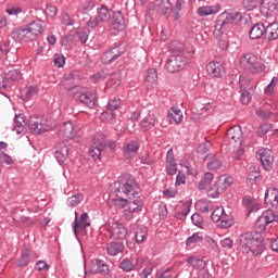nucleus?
<instances>
[{
    "label": "nucleus",
    "mask_w": 278,
    "mask_h": 278,
    "mask_svg": "<svg viewBox=\"0 0 278 278\" xmlns=\"http://www.w3.org/2000/svg\"><path fill=\"white\" fill-rule=\"evenodd\" d=\"M62 86L67 92H72L73 98L87 108H94L97 105V91H87L77 86H70L68 81H63Z\"/></svg>",
    "instance_id": "f03ea898"
},
{
    "label": "nucleus",
    "mask_w": 278,
    "mask_h": 278,
    "mask_svg": "<svg viewBox=\"0 0 278 278\" xmlns=\"http://www.w3.org/2000/svg\"><path fill=\"white\" fill-rule=\"evenodd\" d=\"M90 271L92 275H108L110 267L101 260H96L91 263Z\"/></svg>",
    "instance_id": "a211bd4d"
},
{
    "label": "nucleus",
    "mask_w": 278,
    "mask_h": 278,
    "mask_svg": "<svg viewBox=\"0 0 278 278\" xmlns=\"http://www.w3.org/2000/svg\"><path fill=\"white\" fill-rule=\"evenodd\" d=\"M88 36H90V28L85 27L75 31L74 38L78 40L80 45H86L88 42Z\"/></svg>",
    "instance_id": "72a5a7b5"
},
{
    "label": "nucleus",
    "mask_w": 278,
    "mask_h": 278,
    "mask_svg": "<svg viewBox=\"0 0 278 278\" xmlns=\"http://www.w3.org/2000/svg\"><path fill=\"white\" fill-rule=\"evenodd\" d=\"M53 62H54V66H56L58 68H63L64 64H66V59L62 54H56L54 56Z\"/></svg>",
    "instance_id": "e2e57ef3"
},
{
    "label": "nucleus",
    "mask_w": 278,
    "mask_h": 278,
    "mask_svg": "<svg viewBox=\"0 0 278 278\" xmlns=\"http://www.w3.org/2000/svg\"><path fill=\"white\" fill-rule=\"evenodd\" d=\"M206 72L210 77H217L220 79L223 78V75H225V67H223L220 62L212 61L206 65Z\"/></svg>",
    "instance_id": "f3484780"
},
{
    "label": "nucleus",
    "mask_w": 278,
    "mask_h": 278,
    "mask_svg": "<svg viewBox=\"0 0 278 278\" xmlns=\"http://www.w3.org/2000/svg\"><path fill=\"white\" fill-rule=\"evenodd\" d=\"M28 127L35 136H38V134H45V131H51V126L47 124V119L40 116L30 117Z\"/></svg>",
    "instance_id": "1a4fd4ad"
},
{
    "label": "nucleus",
    "mask_w": 278,
    "mask_h": 278,
    "mask_svg": "<svg viewBox=\"0 0 278 278\" xmlns=\"http://www.w3.org/2000/svg\"><path fill=\"white\" fill-rule=\"evenodd\" d=\"M261 12L263 16H275L278 12V0H263Z\"/></svg>",
    "instance_id": "4468645a"
},
{
    "label": "nucleus",
    "mask_w": 278,
    "mask_h": 278,
    "mask_svg": "<svg viewBox=\"0 0 278 278\" xmlns=\"http://www.w3.org/2000/svg\"><path fill=\"white\" fill-rule=\"evenodd\" d=\"M81 201H84V194H81V193H76V194H74V195H72V197H70V198H67V205L70 206V207H77V205L79 204V203H81Z\"/></svg>",
    "instance_id": "09e8293b"
},
{
    "label": "nucleus",
    "mask_w": 278,
    "mask_h": 278,
    "mask_svg": "<svg viewBox=\"0 0 278 278\" xmlns=\"http://www.w3.org/2000/svg\"><path fill=\"white\" fill-rule=\"evenodd\" d=\"M100 118L103 123H111V121H114V118H116V114L114 113V111H105L101 114Z\"/></svg>",
    "instance_id": "13d9d810"
},
{
    "label": "nucleus",
    "mask_w": 278,
    "mask_h": 278,
    "mask_svg": "<svg viewBox=\"0 0 278 278\" xmlns=\"http://www.w3.org/2000/svg\"><path fill=\"white\" fill-rule=\"evenodd\" d=\"M248 181H262V174H260V167L254 166L252 172L248 174Z\"/></svg>",
    "instance_id": "603ef678"
},
{
    "label": "nucleus",
    "mask_w": 278,
    "mask_h": 278,
    "mask_svg": "<svg viewBox=\"0 0 278 278\" xmlns=\"http://www.w3.org/2000/svg\"><path fill=\"white\" fill-rule=\"evenodd\" d=\"M186 64H188V59H186V56L181 54L172 55L167 59L165 68L167 73H179V71L186 68Z\"/></svg>",
    "instance_id": "0eeeda50"
},
{
    "label": "nucleus",
    "mask_w": 278,
    "mask_h": 278,
    "mask_svg": "<svg viewBox=\"0 0 278 278\" xmlns=\"http://www.w3.org/2000/svg\"><path fill=\"white\" fill-rule=\"evenodd\" d=\"M114 14H116V12L102 7L98 10V18L100 20L101 23H108V21H110V18H112V16H114Z\"/></svg>",
    "instance_id": "2f4dec72"
},
{
    "label": "nucleus",
    "mask_w": 278,
    "mask_h": 278,
    "mask_svg": "<svg viewBox=\"0 0 278 278\" xmlns=\"http://www.w3.org/2000/svg\"><path fill=\"white\" fill-rule=\"evenodd\" d=\"M190 207H192V202H186L182 204V211L175 214L177 220H186V216L190 214Z\"/></svg>",
    "instance_id": "37998d69"
},
{
    "label": "nucleus",
    "mask_w": 278,
    "mask_h": 278,
    "mask_svg": "<svg viewBox=\"0 0 278 278\" xmlns=\"http://www.w3.org/2000/svg\"><path fill=\"white\" fill-rule=\"evenodd\" d=\"M118 108H121V99L113 98L109 100L108 110L110 112H114L118 110Z\"/></svg>",
    "instance_id": "bf43d9fd"
},
{
    "label": "nucleus",
    "mask_w": 278,
    "mask_h": 278,
    "mask_svg": "<svg viewBox=\"0 0 278 278\" xmlns=\"http://www.w3.org/2000/svg\"><path fill=\"white\" fill-rule=\"evenodd\" d=\"M264 34L266 35V27L262 23L254 24L249 30V37L251 40H260Z\"/></svg>",
    "instance_id": "412c9836"
},
{
    "label": "nucleus",
    "mask_w": 278,
    "mask_h": 278,
    "mask_svg": "<svg viewBox=\"0 0 278 278\" xmlns=\"http://www.w3.org/2000/svg\"><path fill=\"white\" fill-rule=\"evenodd\" d=\"M134 181L130 175H124L117 182L113 184V188H115V192H122L128 197V194L134 192Z\"/></svg>",
    "instance_id": "6e6552de"
},
{
    "label": "nucleus",
    "mask_w": 278,
    "mask_h": 278,
    "mask_svg": "<svg viewBox=\"0 0 278 278\" xmlns=\"http://www.w3.org/2000/svg\"><path fill=\"white\" fill-rule=\"evenodd\" d=\"M222 191L220 189H218L217 185L214 184L208 190H207V197L210 199H218V197H220Z\"/></svg>",
    "instance_id": "4d7b16f0"
},
{
    "label": "nucleus",
    "mask_w": 278,
    "mask_h": 278,
    "mask_svg": "<svg viewBox=\"0 0 278 278\" xmlns=\"http://www.w3.org/2000/svg\"><path fill=\"white\" fill-rule=\"evenodd\" d=\"M36 94H38V86H28L21 91V99L22 101H29Z\"/></svg>",
    "instance_id": "7c9ffc66"
},
{
    "label": "nucleus",
    "mask_w": 278,
    "mask_h": 278,
    "mask_svg": "<svg viewBox=\"0 0 278 278\" xmlns=\"http://www.w3.org/2000/svg\"><path fill=\"white\" fill-rule=\"evenodd\" d=\"M203 161L207 162L206 166H207L208 170H218L219 168L223 167V161H220V159H218L212 154L205 155L203 157Z\"/></svg>",
    "instance_id": "b1692460"
},
{
    "label": "nucleus",
    "mask_w": 278,
    "mask_h": 278,
    "mask_svg": "<svg viewBox=\"0 0 278 278\" xmlns=\"http://www.w3.org/2000/svg\"><path fill=\"white\" fill-rule=\"evenodd\" d=\"M125 251V244L123 242H110L106 244V252L109 255L116 256L118 253H123Z\"/></svg>",
    "instance_id": "cd10ccee"
},
{
    "label": "nucleus",
    "mask_w": 278,
    "mask_h": 278,
    "mask_svg": "<svg viewBox=\"0 0 278 278\" xmlns=\"http://www.w3.org/2000/svg\"><path fill=\"white\" fill-rule=\"evenodd\" d=\"M231 184H233V177L229 175H222L215 182L218 190L222 191V194L225 192V190H227V188H230Z\"/></svg>",
    "instance_id": "a878e982"
},
{
    "label": "nucleus",
    "mask_w": 278,
    "mask_h": 278,
    "mask_svg": "<svg viewBox=\"0 0 278 278\" xmlns=\"http://www.w3.org/2000/svg\"><path fill=\"white\" fill-rule=\"evenodd\" d=\"M68 146L65 142H60L55 146L54 157L59 164H64L68 160Z\"/></svg>",
    "instance_id": "dca6fc26"
},
{
    "label": "nucleus",
    "mask_w": 278,
    "mask_h": 278,
    "mask_svg": "<svg viewBox=\"0 0 278 278\" xmlns=\"http://www.w3.org/2000/svg\"><path fill=\"white\" fill-rule=\"evenodd\" d=\"M14 121H15V127L13 128V131L16 130V134H22L23 127H25V115L24 114L15 115Z\"/></svg>",
    "instance_id": "a18cd8bd"
},
{
    "label": "nucleus",
    "mask_w": 278,
    "mask_h": 278,
    "mask_svg": "<svg viewBox=\"0 0 278 278\" xmlns=\"http://www.w3.org/2000/svg\"><path fill=\"white\" fill-rule=\"evenodd\" d=\"M167 116L169 118L170 123H175L176 125H179L184 121V114H181V110L177 106H173L168 113Z\"/></svg>",
    "instance_id": "c756f323"
},
{
    "label": "nucleus",
    "mask_w": 278,
    "mask_h": 278,
    "mask_svg": "<svg viewBox=\"0 0 278 278\" xmlns=\"http://www.w3.org/2000/svg\"><path fill=\"white\" fill-rule=\"evenodd\" d=\"M240 66L243 71H248L252 75H257L264 71L265 66L260 62V59L253 53H245L240 59Z\"/></svg>",
    "instance_id": "20e7f679"
},
{
    "label": "nucleus",
    "mask_w": 278,
    "mask_h": 278,
    "mask_svg": "<svg viewBox=\"0 0 278 278\" xmlns=\"http://www.w3.org/2000/svg\"><path fill=\"white\" fill-rule=\"evenodd\" d=\"M238 244L243 253H253V255H262L264 251V238L253 235V232H244L239 236Z\"/></svg>",
    "instance_id": "f257e3e1"
},
{
    "label": "nucleus",
    "mask_w": 278,
    "mask_h": 278,
    "mask_svg": "<svg viewBox=\"0 0 278 278\" xmlns=\"http://www.w3.org/2000/svg\"><path fill=\"white\" fill-rule=\"evenodd\" d=\"M127 53V45L121 42L119 45L108 49L101 55V62L103 64H112L115 60H118L121 55H125Z\"/></svg>",
    "instance_id": "39448f33"
},
{
    "label": "nucleus",
    "mask_w": 278,
    "mask_h": 278,
    "mask_svg": "<svg viewBox=\"0 0 278 278\" xmlns=\"http://www.w3.org/2000/svg\"><path fill=\"white\" fill-rule=\"evenodd\" d=\"M90 227V217L88 213H83L79 217V213L75 212L74 220V233L77 235V231H84Z\"/></svg>",
    "instance_id": "ddd939ff"
},
{
    "label": "nucleus",
    "mask_w": 278,
    "mask_h": 278,
    "mask_svg": "<svg viewBox=\"0 0 278 278\" xmlns=\"http://www.w3.org/2000/svg\"><path fill=\"white\" fill-rule=\"evenodd\" d=\"M188 264H190V266H193V268H205V263L203 262V260L197 258L194 256H190L188 258Z\"/></svg>",
    "instance_id": "864d4df0"
},
{
    "label": "nucleus",
    "mask_w": 278,
    "mask_h": 278,
    "mask_svg": "<svg viewBox=\"0 0 278 278\" xmlns=\"http://www.w3.org/2000/svg\"><path fill=\"white\" fill-rule=\"evenodd\" d=\"M197 242H203V237H201L199 232L193 233L187 239V247H190V244H197Z\"/></svg>",
    "instance_id": "680f3d73"
},
{
    "label": "nucleus",
    "mask_w": 278,
    "mask_h": 278,
    "mask_svg": "<svg viewBox=\"0 0 278 278\" xmlns=\"http://www.w3.org/2000/svg\"><path fill=\"white\" fill-rule=\"evenodd\" d=\"M138 149H140V143L138 141H129L125 144L123 154L126 160H131L138 153Z\"/></svg>",
    "instance_id": "4be33fe9"
},
{
    "label": "nucleus",
    "mask_w": 278,
    "mask_h": 278,
    "mask_svg": "<svg viewBox=\"0 0 278 278\" xmlns=\"http://www.w3.org/2000/svg\"><path fill=\"white\" fill-rule=\"evenodd\" d=\"M217 42H218V47L219 49H222V51H227V49H229V41H227V34H225L224 30H220V35H214Z\"/></svg>",
    "instance_id": "58836bf2"
},
{
    "label": "nucleus",
    "mask_w": 278,
    "mask_h": 278,
    "mask_svg": "<svg viewBox=\"0 0 278 278\" xmlns=\"http://www.w3.org/2000/svg\"><path fill=\"white\" fill-rule=\"evenodd\" d=\"M119 268L124 273H131V270H136V265L129 258H124L119 263Z\"/></svg>",
    "instance_id": "de8ad7c7"
},
{
    "label": "nucleus",
    "mask_w": 278,
    "mask_h": 278,
    "mask_svg": "<svg viewBox=\"0 0 278 278\" xmlns=\"http://www.w3.org/2000/svg\"><path fill=\"white\" fill-rule=\"evenodd\" d=\"M271 128H273V124H268V123L262 124L257 131L260 138H264L267 131H270Z\"/></svg>",
    "instance_id": "052dcab7"
},
{
    "label": "nucleus",
    "mask_w": 278,
    "mask_h": 278,
    "mask_svg": "<svg viewBox=\"0 0 278 278\" xmlns=\"http://www.w3.org/2000/svg\"><path fill=\"white\" fill-rule=\"evenodd\" d=\"M16 49L10 47V41H4L0 45V52L3 53V55H7V58H12L14 55V52Z\"/></svg>",
    "instance_id": "8fccbe9b"
},
{
    "label": "nucleus",
    "mask_w": 278,
    "mask_h": 278,
    "mask_svg": "<svg viewBox=\"0 0 278 278\" xmlns=\"http://www.w3.org/2000/svg\"><path fill=\"white\" fill-rule=\"evenodd\" d=\"M7 79H10L11 81H20V79H23V74H21V71L18 70H11L7 74Z\"/></svg>",
    "instance_id": "5fc2aeb1"
},
{
    "label": "nucleus",
    "mask_w": 278,
    "mask_h": 278,
    "mask_svg": "<svg viewBox=\"0 0 278 278\" xmlns=\"http://www.w3.org/2000/svg\"><path fill=\"white\" fill-rule=\"evenodd\" d=\"M111 28L114 31H125V17L121 11L114 13V20L112 22Z\"/></svg>",
    "instance_id": "5701e85b"
},
{
    "label": "nucleus",
    "mask_w": 278,
    "mask_h": 278,
    "mask_svg": "<svg viewBox=\"0 0 278 278\" xmlns=\"http://www.w3.org/2000/svg\"><path fill=\"white\" fill-rule=\"evenodd\" d=\"M224 214L225 208L223 206H217L211 215V220H213V223H220V219L223 218Z\"/></svg>",
    "instance_id": "3c124183"
},
{
    "label": "nucleus",
    "mask_w": 278,
    "mask_h": 278,
    "mask_svg": "<svg viewBox=\"0 0 278 278\" xmlns=\"http://www.w3.org/2000/svg\"><path fill=\"white\" fill-rule=\"evenodd\" d=\"M11 38H13L15 42H34V40H36L28 27L13 30Z\"/></svg>",
    "instance_id": "f8f14e48"
},
{
    "label": "nucleus",
    "mask_w": 278,
    "mask_h": 278,
    "mask_svg": "<svg viewBox=\"0 0 278 278\" xmlns=\"http://www.w3.org/2000/svg\"><path fill=\"white\" fill-rule=\"evenodd\" d=\"M278 84V77H273L271 81L267 85L265 89V94H273L275 91V86Z\"/></svg>",
    "instance_id": "69168bd1"
},
{
    "label": "nucleus",
    "mask_w": 278,
    "mask_h": 278,
    "mask_svg": "<svg viewBox=\"0 0 278 278\" xmlns=\"http://www.w3.org/2000/svg\"><path fill=\"white\" fill-rule=\"evenodd\" d=\"M244 17L240 12L236 11H225L217 16L215 22L214 36H220V31H224L229 27V25H240V23L244 22Z\"/></svg>",
    "instance_id": "7ed1b4c3"
},
{
    "label": "nucleus",
    "mask_w": 278,
    "mask_h": 278,
    "mask_svg": "<svg viewBox=\"0 0 278 278\" xmlns=\"http://www.w3.org/2000/svg\"><path fill=\"white\" fill-rule=\"evenodd\" d=\"M191 220L195 225V227H201L203 225V217L199 213L193 214L191 216Z\"/></svg>",
    "instance_id": "774afa93"
},
{
    "label": "nucleus",
    "mask_w": 278,
    "mask_h": 278,
    "mask_svg": "<svg viewBox=\"0 0 278 278\" xmlns=\"http://www.w3.org/2000/svg\"><path fill=\"white\" fill-rule=\"evenodd\" d=\"M255 114L262 121H270L273 118H277V113L269 112V111L265 110L264 108H258L255 111Z\"/></svg>",
    "instance_id": "c9c22d12"
},
{
    "label": "nucleus",
    "mask_w": 278,
    "mask_h": 278,
    "mask_svg": "<svg viewBox=\"0 0 278 278\" xmlns=\"http://www.w3.org/2000/svg\"><path fill=\"white\" fill-rule=\"evenodd\" d=\"M265 205L266 207H278V189L275 187H269L265 192Z\"/></svg>",
    "instance_id": "2eb2a0df"
},
{
    "label": "nucleus",
    "mask_w": 278,
    "mask_h": 278,
    "mask_svg": "<svg viewBox=\"0 0 278 278\" xmlns=\"http://www.w3.org/2000/svg\"><path fill=\"white\" fill-rule=\"evenodd\" d=\"M260 5V0H243V8L251 12Z\"/></svg>",
    "instance_id": "6e6d98bb"
},
{
    "label": "nucleus",
    "mask_w": 278,
    "mask_h": 278,
    "mask_svg": "<svg viewBox=\"0 0 278 278\" xmlns=\"http://www.w3.org/2000/svg\"><path fill=\"white\" fill-rule=\"evenodd\" d=\"M148 233H149V231L147 230V227L138 228L135 233V240H136L137 244H142V242L144 240H147Z\"/></svg>",
    "instance_id": "49530a36"
},
{
    "label": "nucleus",
    "mask_w": 278,
    "mask_h": 278,
    "mask_svg": "<svg viewBox=\"0 0 278 278\" xmlns=\"http://www.w3.org/2000/svg\"><path fill=\"white\" fill-rule=\"evenodd\" d=\"M199 16H210V14H214V9L212 7H201L198 9Z\"/></svg>",
    "instance_id": "0e129e2a"
},
{
    "label": "nucleus",
    "mask_w": 278,
    "mask_h": 278,
    "mask_svg": "<svg viewBox=\"0 0 278 278\" xmlns=\"http://www.w3.org/2000/svg\"><path fill=\"white\" fill-rule=\"evenodd\" d=\"M34 262V257L29 255V250H23L21 256L16 261L17 268H25Z\"/></svg>",
    "instance_id": "c85d7f7f"
},
{
    "label": "nucleus",
    "mask_w": 278,
    "mask_h": 278,
    "mask_svg": "<svg viewBox=\"0 0 278 278\" xmlns=\"http://www.w3.org/2000/svg\"><path fill=\"white\" fill-rule=\"evenodd\" d=\"M214 181V174L212 173H206L200 180L198 188L199 190H207L210 188V185Z\"/></svg>",
    "instance_id": "4c0bfd02"
},
{
    "label": "nucleus",
    "mask_w": 278,
    "mask_h": 278,
    "mask_svg": "<svg viewBox=\"0 0 278 278\" xmlns=\"http://www.w3.org/2000/svg\"><path fill=\"white\" fill-rule=\"evenodd\" d=\"M155 115H149L141 121L140 127L143 131H149V129H153V127H155Z\"/></svg>",
    "instance_id": "e433bc0d"
},
{
    "label": "nucleus",
    "mask_w": 278,
    "mask_h": 278,
    "mask_svg": "<svg viewBox=\"0 0 278 278\" xmlns=\"http://www.w3.org/2000/svg\"><path fill=\"white\" fill-rule=\"evenodd\" d=\"M144 84L147 88H154L157 86V70L149 68L148 74L144 78Z\"/></svg>",
    "instance_id": "bb28decb"
},
{
    "label": "nucleus",
    "mask_w": 278,
    "mask_h": 278,
    "mask_svg": "<svg viewBox=\"0 0 278 278\" xmlns=\"http://www.w3.org/2000/svg\"><path fill=\"white\" fill-rule=\"evenodd\" d=\"M106 229L110 233V238H112L113 240H125V238H127V235L129 233L127 231V228L122 223L114 219L108 223Z\"/></svg>",
    "instance_id": "423d86ee"
},
{
    "label": "nucleus",
    "mask_w": 278,
    "mask_h": 278,
    "mask_svg": "<svg viewBox=\"0 0 278 278\" xmlns=\"http://www.w3.org/2000/svg\"><path fill=\"white\" fill-rule=\"evenodd\" d=\"M197 151L200 155H205L210 151V142L200 143Z\"/></svg>",
    "instance_id": "338daca9"
},
{
    "label": "nucleus",
    "mask_w": 278,
    "mask_h": 278,
    "mask_svg": "<svg viewBox=\"0 0 278 278\" xmlns=\"http://www.w3.org/2000/svg\"><path fill=\"white\" fill-rule=\"evenodd\" d=\"M222 229H229V227H233L236 220L233 216L225 213L224 216L219 219Z\"/></svg>",
    "instance_id": "79ce46f5"
},
{
    "label": "nucleus",
    "mask_w": 278,
    "mask_h": 278,
    "mask_svg": "<svg viewBox=\"0 0 278 278\" xmlns=\"http://www.w3.org/2000/svg\"><path fill=\"white\" fill-rule=\"evenodd\" d=\"M79 137H81V131L77 130L71 122H64L59 127V138H62L63 140H74V138Z\"/></svg>",
    "instance_id": "9d476101"
},
{
    "label": "nucleus",
    "mask_w": 278,
    "mask_h": 278,
    "mask_svg": "<svg viewBox=\"0 0 278 278\" xmlns=\"http://www.w3.org/2000/svg\"><path fill=\"white\" fill-rule=\"evenodd\" d=\"M266 227H268V224H266L265 219L261 215L254 224V231L256 236H260V233H264V231H266Z\"/></svg>",
    "instance_id": "c03bdc74"
},
{
    "label": "nucleus",
    "mask_w": 278,
    "mask_h": 278,
    "mask_svg": "<svg viewBox=\"0 0 278 278\" xmlns=\"http://www.w3.org/2000/svg\"><path fill=\"white\" fill-rule=\"evenodd\" d=\"M256 155L261 160L264 170H273V164H275V155L273 154V150L263 148L257 151Z\"/></svg>",
    "instance_id": "9b49d317"
},
{
    "label": "nucleus",
    "mask_w": 278,
    "mask_h": 278,
    "mask_svg": "<svg viewBox=\"0 0 278 278\" xmlns=\"http://www.w3.org/2000/svg\"><path fill=\"white\" fill-rule=\"evenodd\" d=\"M265 38L268 40H278V23H271L266 26Z\"/></svg>",
    "instance_id": "473e14b6"
},
{
    "label": "nucleus",
    "mask_w": 278,
    "mask_h": 278,
    "mask_svg": "<svg viewBox=\"0 0 278 278\" xmlns=\"http://www.w3.org/2000/svg\"><path fill=\"white\" fill-rule=\"evenodd\" d=\"M28 29L31 33V35L37 39L42 31H45V28H42V24L40 22H33L28 25Z\"/></svg>",
    "instance_id": "ea45409f"
},
{
    "label": "nucleus",
    "mask_w": 278,
    "mask_h": 278,
    "mask_svg": "<svg viewBox=\"0 0 278 278\" xmlns=\"http://www.w3.org/2000/svg\"><path fill=\"white\" fill-rule=\"evenodd\" d=\"M128 210L129 212H132L135 214H138V212H142V200H140V198L129 200Z\"/></svg>",
    "instance_id": "a19ab883"
},
{
    "label": "nucleus",
    "mask_w": 278,
    "mask_h": 278,
    "mask_svg": "<svg viewBox=\"0 0 278 278\" xmlns=\"http://www.w3.org/2000/svg\"><path fill=\"white\" fill-rule=\"evenodd\" d=\"M170 8V0H154V10L162 16H166Z\"/></svg>",
    "instance_id": "393cba45"
},
{
    "label": "nucleus",
    "mask_w": 278,
    "mask_h": 278,
    "mask_svg": "<svg viewBox=\"0 0 278 278\" xmlns=\"http://www.w3.org/2000/svg\"><path fill=\"white\" fill-rule=\"evenodd\" d=\"M227 138L231 140L235 144L240 147L242 144V128L240 126H233L231 127L227 132Z\"/></svg>",
    "instance_id": "aec40b11"
},
{
    "label": "nucleus",
    "mask_w": 278,
    "mask_h": 278,
    "mask_svg": "<svg viewBox=\"0 0 278 278\" xmlns=\"http://www.w3.org/2000/svg\"><path fill=\"white\" fill-rule=\"evenodd\" d=\"M108 151V143L97 142V139H93V144L89 149V155L93 160H101V152Z\"/></svg>",
    "instance_id": "6ab92c4d"
},
{
    "label": "nucleus",
    "mask_w": 278,
    "mask_h": 278,
    "mask_svg": "<svg viewBox=\"0 0 278 278\" xmlns=\"http://www.w3.org/2000/svg\"><path fill=\"white\" fill-rule=\"evenodd\" d=\"M261 216L264 218L267 226L268 225H275V223L276 224L278 223L277 213H275V211H273L270 208L265 211Z\"/></svg>",
    "instance_id": "f704fd0d"
}]
</instances>
